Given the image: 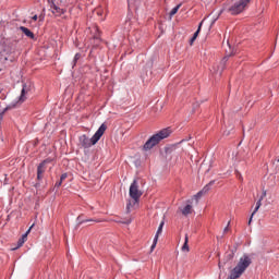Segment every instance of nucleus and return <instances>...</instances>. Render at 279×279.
<instances>
[{
	"instance_id": "obj_12",
	"label": "nucleus",
	"mask_w": 279,
	"mask_h": 279,
	"mask_svg": "<svg viewBox=\"0 0 279 279\" xmlns=\"http://www.w3.org/2000/svg\"><path fill=\"white\" fill-rule=\"evenodd\" d=\"M202 25H204V22L199 23L197 31L194 33L193 37L190 40L191 45H193V43L197 40V37L199 36V32H202Z\"/></svg>"
},
{
	"instance_id": "obj_5",
	"label": "nucleus",
	"mask_w": 279,
	"mask_h": 279,
	"mask_svg": "<svg viewBox=\"0 0 279 279\" xmlns=\"http://www.w3.org/2000/svg\"><path fill=\"white\" fill-rule=\"evenodd\" d=\"M247 5H250V4L247 2H245V0H240V1L234 2L231 5L227 4L223 8V10L229 12V14L236 16V14H241V12H243L245 10V8H247Z\"/></svg>"
},
{
	"instance_id": "obj_11",
	"label": "nucleus",
	"mask_w": 279,
	"mask_h": 279,
	"mask_svg": "<svg viewBox=\"0 0 279 279\" xmlns=\"http://www.w3.org/2000/svg\"><path fill=\"white\" fill-rule=\"evenodd\" d=\"M20 32L25 34L27 36V38H31L32 40H34V38H36V36L33 34V32L29 31V28H27L25 26H20Z\"/></svg>"
},
{
	"instance_id": "obj_7",
	"label": "nucleus",
	"mask_w": 279,
	"mask_h": 279,
	"mask_svg": "<svg viewBox=\"0 0 279 279\" xmlns=\"http://www.w3.org/2000/svg\"><path fill=\"white\" fill-rule=\"evenodd\" d=\"M47 162H49V160H44L37 167V180L39 181L45 178V171H47Z\"/></svg>"
},
{
	"instance_id": "obj_9",
	"label": "nucleus",
	"mask_w": 279,
	"mask_h": 279,
	"mask_svg": "<svg viewBox=\"0 0 279 279\" xmlns=\"http://www.w3.org/2000/svg\"><path fill=\"white\" fill-rule=\"evenodd\" d=\"M162 228H165V221H161L159 227H158V230H157L156 235L154 238L153 244L150 246L151 252H154V250H156V245H158V239H159L160 234H162Z\"/></svg>"
},
{
	"instance_id": "obj_26",
	"label": "nucleus",
	"mask_w": 279,
	"mask_h": 279,
	"mask_svg": "<svg viewBox=\"0 0 279 279\" xmlns=\"http://www.w3.org/2000/svg\"><path fill=\"white\" fill-rule=\"evenodd\" d=\"M33 21H38V15H34Z\"/></svg>"
},
{
	"instance_id": "obj_4",
	"label": "nucleus",
	"mask_w": 279,
	"mask_h": 279,
	"mask_svg": "<svg viewBox=\"0 0 279 279\" xmlns=\"http://www.w3.org/2000/svg\"><path fill=\"white\" fill-rule=\"evenodd\" d=\"M215 184V181H210L207 185L203 187L196 195L193 196L191 201H187V204L183 208V210H191L193 208L192 204H197L199 199H202V196L206 195L210 191V186Z\"/></svg>"
},
{
	"instance_id": "obj_23",
	"label": "nucleus",
	"mask_w": 279,
	"mask_h": 279,
	"mask_svg": "<svg viewBox=\"0 0 279 279\" xmlns=\"http://www.w3.org/2000/svg\"><path fill=\"white\" fill-rule=\"evenodd\" d=\"M54 186H57V189H60V186H62V181H58Z\"/></svg>"
},
{
	"instance_id": "obj_19",
	"label": "nucleus",
	"mask_w": 279,
	"mask_h": 279,
	"mask_svg": "<svg viewBox=\"0 0 279 279\" xmlns=\"http://www.w3.org/2000/svg\"><path fill=\"white\" fill-rule=\"evenodd\" d=\"M226 62H228V57H225L223 59H222V61H221V63H220V66H221V70H220V75H221V73H223V69H225V66H226Z\"/></svg>"
},
{
	"instance_id": "obj_3",
	"label": "nucleus",
	"mask_w": 279,
	"mask_h": 279,
	"mask_svg": "<svg viewBox=\"0 0 279 279\" xmlns=\"http://www.w3.org/2000/svg\"><path fill=\"white\" fill-rule=\"evenodd\" d=\"M252 265V257L250 255L244 254L242 257H240L236 266L230 271V275L227 279H239L245 271L247 270V267Z\"/></svg>"
},
{
	"instance_id": "obj_8",
	"label": "nucleus",
	"mask_w": 279,
	"mask_h": 279,
	"mask_svg": "<svg viewBox=\"0 0 279 279\" xmlns=\"http://www.w3.org/2000/svg\"><path fill=\"white\" fill-rule=\"evenodd\" d=\"M48 3L54 16H62V14H64V9H61L60 7L56 5V2H53V0H48Z\"/></svg>"
},
{
	"instance_id": "obj_15",
	"label": "nucleus",
	"mask_w": 279,
	"mask_h": 279,
	"mask_svg": "<svg viewBox=\"0 0 279 279\" xmlns=\"http://www.w3.org/2000/svg\"><path fill=\"white\" fill-rule=\"evenodd\" d=\"M181 250H182V252H190V248H189V234H185L184 244L181 247Z\"/></svg>"
},
{
	"instance_id": "obj_22",
	"label": "nucleus",
	"mask_w": 279,
	"mask_h": 279,
	"mask_svg": "<svg viewBox=\"0 0 279 279\" xmlns=\"http://www.w3.org/2000/svg\"><path fill=\"white\" fill-rule=\"evenodd\" d=\"M66 178H68V174H66V173H63V174H61V177H60V181H61V182H64V180H66Z\"/></svg>"
},
{
	"instance_id": "obj_27",
	"label": "nucleus",
	"mask_w": 279,
	"mask_h": 279,
	"mask_svg": "<svg viewBox=\"0 0 279 279\" xmlns=\"http://www.w3.org/2000/svg\"><path fill=\"white\" fill-rule=\"evenodd\" d=\"M229 230H230V228L227 226V227L225 228L223 232L226 233V232H228Z\"/></svg>"
},
{
	"instance_id": "obj_16",
	"label": "nucleus",
	"mask_w": 279,
	"mask_h": 279,
	"mask_svg": "<svg viewBox=\"0 0 279 279\" xmlns=\"http://www.w3.org/2000/svg\"><path fill=\"white\" fill-rule=\"evenodd\" d=\"M233 258H234V252L231 251L230 253H227L225 257V263H230V260H232Z\"/></svg>"
},
{
	"instance_id": "obj_6",
	"label": "nucleus",
	"mask_w": 279,
	"mask_h": 279,
	"mask_svg": "<svg viewBox=\"0 0 279 279\" xmlns=\"http://www.w3.org/2000/svg\"><path fill=\"white\" fill-rule=\"evenodd\" d=\"M130 197L133 198L134 202V208H137L138 206V199H141V196L143 195V192L138 190V181L134 180L130 186Z\"/></svg>"
},
{
	"instance_id": "obj_30",
	"label": "nucleus",
	"mask_w": 279,
	"mask_h": 279,
	"mask_svg": "<svg viewBox=\"0 0 279 279\" xmlns=\"http://www.w3.org/2000/svg\"><path fill=\"white\" fill-rule=\"evenodd\" d=\"M267 195V193L266 192H264V196H266Z\"/></svg>"
},
{
	"instance_id": "obj_17",
	"label": "nucleus",
	"mask_w": 279,
	"mask_h": 279,
	"mask_svg": "<svg viewBox=\"0 0 279 279\" xmlns=\"http://www.w3.org/2000/svg\"><path fill=\"white\" fill-rule=\"evenodd\" d=\"M80 58H82V53L77 52L72 61V68H75V65L77 64V60H80Z\"/></svg>"
},
{
	"instance_id": "obj_14",
	"label": "nucleus",
	"mask_w": 279,
	"mask_h": 279,
	"mask_svg": "<svg viewBox=\"0 0 279 279\" xmlns=\"http://www.w3.org/2000/svg\"><path fill=\"white\" fill-rule=\"evenodd\" d=\"M27 234H29V229L25 234L22 235V238L17 241V247H22V245L27 241Z\"/></svg>"
},
{
	"instance_id": "obj_21",
	"label": "nucleus",
	"mask_w": 279,
	"mask_h": 279,
	"mask_svg": "<svg viewBox=\"0 0 279 279\" xmlns=\"http://www.w3.org/2000/svg\"><path fill=\"white\" fill-rule=\"evenodd\" d=\"M181 213L184 217H189V215H191L192 211L191 210H182Z\"/></svg>"
},
{
	"instance_id": "obj_18",
	"label": "nucleus",
	"mask_w": 279,
	"mask_h": 279,
	"mask_svg": "<svg viewBox=\"0 0 279 279\" xmlns=\"http://www.w3.org/2000/svg\"><path fill=\"white\" fill-rule=\"evenodd\" d=\"M182 4H178L177 7H174L171 11H170V16H175V14H178V10H180Z\"/></svg>"
},
{
	"instance_id": "obj_25",
	"label": "nucleus",
	"mask_w": 279,
	"mask_h": 279,
	"mask_svg": "<svg viewBox=\"0 0 279 279\" xmlns=\"http://www.w3.org/2000/svg\"><path fill=\"white\" fill-rule=\"evenodd\" d=\"M87 221H95L96 223H99L101 220H99V219H90V220H87Z\"/></svg>"
},
{
	"instance_id": "obj_2",
	"label": "nucleus",
	"mask_w": 279,
	"mask_h": 279,
	"mask_svg": "<svg viewBox=\"0 0 279 279\" xmlns=\"http://www.w3.org/2000/svg\"><path fill=\"white\" fill-rule=\"evenodd\" d=\"M171 128H166L160 131H158L156 134L150 136L148 141L144 144L143 149L145 151H149V149H154L156 145L160 143V141H165V138H169L172 134Z\"/></svg>"
},
{
	"instance_id": "obj_10",
	"label": "nucleus",
	"mask_w": 279,
	"mask_h": 279,
	"mask_svg": "<svg viewBox=\"0 0 279 279\" xmlns=\"http://www.w3.org/2000/svg\"><path fill=\"white\" fill-rule=\"evenodd\" d=\"M265 217V211L262 210H254L250 217L248 220V226L252 223V220L254 219L255 221H260Z\"/></svg>"
},
{
	"instance_id": "obj_31",
	"label": "nucleus",
	"mask_w": 279,
	"mask_h": 279,
	"mask_svg": "<svg viewBox=\"0 0 279 279\" xmlns=\"http://www.w3.org/2000/svg\"><path fill=\"white\" fill-rule=\"evenodd\" d=\"M29 230V232L32 231V227L28 229Z\"/></svg>"
},
{
	"instance_id": "obj_13",
	"label": "nucleus",
	"mask_w": 279,
	"mask_h": 279,
	"mask_svg": "<svg viewBox=\"0 0 279 279\" xmlns=\"http://www.w3.org/2000/svg\"><path fill=\"white\" fill-rule=\"evenodd\" d=\"M27 95V85L23 84V88L21 90V95H20V101H25V99H27V97L25 96Z\"/></svg>"
},
{
	"instance_id": "obj_28",
	"label": "nucleus",
	"mask_w": 279,
	"mask_h": 279,
	"mask_svg": "<svg viewBox=\"0 0 279 279\" xmlns=\"http://www.w3.org/2000/svg\"><path fill=\"white\" fill-rule=\"evenodd\" d=\"M243 177L241 174H239V179L241 180Z\"/></svg>"
},
{
	"instance_id": "obj_1",
	"label": "nucleus",
	"mask_w": 279,
	"mask_h": 279,
	"mask_svg": "<svg viewBox=\"0 0 279 279\" xmlns=\"http://www.w3.org/2000/svg\"><path fill=\"white\" fill-rule=\"evenodd\" d=\"M106 130H108V125L106 123H102L96 133L92 136V138H88L86 134H83L78 137V145H81L84 149H89V147H93V145H97L99 141L101 140V136L106 134Z\"/></svg>"
},
{
	"instance_id": "obj_20",
	"label": "nucleus",
	"mask_w": 279,
	"mask_h": 279,
	"mask_svg": "<svg viewBox=\"0 0 279 279\" xmlns=\"http://www.w3.org/2000/svg\"><path fill=\"white\" fill-rule=\"evenodd\" d=\"M121 223H132V218L126 217L124 220L121 221Z\"/></svg>"
},
{
	"instance_id": "obj_24",
	"label": "nucleus",
	"mask_w": 279,
	"mask_h": 279,
	"mask_svg": "<svg viewBox=\"0 0 279 279\" xmlns=\"http://www.w3.org/2000/svg\"><path fill=\"white\" fill-rule=\"evenodd\" d=\"M260 208V199L256 203L255 210H258Z\"/></svg>"
},
{
	"instance_id": "obj_29",
	"label": "nucleus",
	"mask_w": 279,
	"mask_h": 279,
	"mask_svg": "<svg viewBox=\"0 0 279 279\" xmlns=\"http://www.w3.org/2000/svg\"><path fill=\"white\" fill-rule=\"evenodd\" d=\"M126 209L130 210V205L126 206Z\"/></svg>"
}]
</instances>
